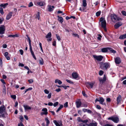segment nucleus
<instances>
[{"label":"nucleus","instance_id":"nucleus-1","mask_svg":"<svg viewBox=\"0 0 126 126\" xmlns=\"http://www.w3.org/2000/svg\"><path fill=\"white\" fill-rule=\"evenodd\" d=\"M99 64L100 68L102 69L106 70L110 67V63L107 62L103 63L101 62Z\"/></svg>","mask_w":126,"mask_h":126},{"label":"nucleus","instance_id":"nucleus-2","mask_svg":"<svg viewBox=\"0 0 126 126\" xmlns=\"http://www.w3.org/2000/svg\"><path fill=\"white\" fill-rule=\"evenodd\" d=\"M26 36H27L29 44L30 46V49L31 52V54L34 59L35 60H36V58L34 55L33 52L32 50V47L31 45V40L28 35H27Z\"/></svg>","mask_w":126,"mask_h":126},{"label":"nucleus","instance_id":"nucleus-3","mask_svg":"<svg viewBox=\"0 0 126 126\" xmlns=\"http://www.w3.org/2000/svg\"><path fill=\"white\" fill-rule=\"evenodd\" d=\"M26 36H27L29 44L30 46V49L31 52V54L34 59L35 60H36V58L34 55L33 52L32 50V47L31 45V40L28 35H27Z\"/></svg>","mask_w":126,"mask_h":126},{"label":"nucleus","instance_id":"nucleus-4","mask_svg":"<svg viewBox=\"0 0 126 126\" xmlns=\"http://www.w3.org/2000/svg\"><path fill=\"white\" fill-rule=\"evenodd\" d=\"M99 21L101 22V27L104 29L105 31H106V22L105 18L103 17H101L99 19Z\"/></svg>","mask_w":126,"mask_h":126},{"label":"nucleus","instance_id":"nucleus-5","mask_svg":"<svg viewBox=\"0 0 126 126\" xmlns=\"http://www.w3.org/2000/svg\"><path fill=\"white\" fill-rule=\"evenodd\" d=\"M111 17L112 21L113 22H117L120 20H121L122 19L118 17L115 14H112L111 15Z\"/></svg>","mask_w":126,"mask_h":126},{"label":"nucleus","instance_id":"nucleus-6","mask_svg":"<svg viewBox=\"0 0 126 126\" xmlns=\"http://www.w3.org/2000/svg\"><path fill=\"white\" fill-rule=\"evenodd\" d=\"M102 52H106L108 51H110L112 53H115L116 51L111 48L110 47H105L101 49Z\"/></svg>","mask_w":126,"mask_h":126},{"label":"nucleus","instance_id":"nucleus-7","mask_svg":"<svg viewBox=\"0 0 126 126\" xmlns=\"http://www.w3.org/2000/svg\"><path fill=\"white\" fill-rule=\"evenodd\" d=\"M108 119L110 120L115 123H118L119 121V117L117 116H113L108 118Z\"/></svg>","mask_w":126,"mask_h":126},{"label":"nucleus","instance_id":"nucleus-8","mask_svg":"<svg viewBox=\"0 0 126 126\" xmlns=\"http://www.w3.org/2000/svg\"><path fill=\"white\" fill-rule=\"evenodd\" d=\"M93 56L95 60L99 61H101L103 58V57L101 55L97 56L94 55Z\"/></svg>","mask_w":126,"mask_h":126},{"label":"nucleus","instance_id":"nucleus-9","mask_svg":"<svg viewBox=\"0 0 126 126\" xmlns=\"http://www.w3.org/2000/svg\"><path fill=\"white\" fill-rule=\"evenodd\" d=\"M94 82H87L85 83V84L86 87L88 88H92L93 87V85L94 84Z\"/></svg>","mask_w":126,"mask_h":126},{"label":"nucleus","instance_id":"nucleus-10","mask_svg":"<svg viewBox=\"0 0 126 126\" xmlns=\"http://www.w3.org/2000/svg\"><path fill=\"white\" fill-rule=\"evenodd\" d=\"M6 108L4 105L0 107V114H2L4 112L6 113Z\"/></svg>","mask_w":126,"mask_h":126},{"label":"nucleus","instance_id":"nucleus-11","mask_svg":"<svg viewBox=\"0 0 126 126\" xmlns=\"http://www.w3.org/2000/svg\"><path fill=\"white\" fill-rule=\"evenodd\" d=\"M106 76L105 75H104V77L102 79V78H99V80L100 83L102 84L106 80Z\"/></svg>","mask_w":126,"mask_h":126},{"label":"nucleus","instance_id":"nucleus-12","mask_svg":"<svg viewBox=\"0 0 126 126\" xmlns=\"http://www.w3.org/2000/svg\"><path fill=\"white\" fill-rule=\"evenodd\" d=\"M42 111L44 112H42L41 113V115H46L47 114V110L46 108L43 109L42 110Z\"/></svg>","mask_w":126,"mask_h":126},{"label":"nucleus","instance_id":"nucleus-13","mask_svg":"<svg viewBox=\"0 0 126 126\" xmlns=\"http://www.w3.org/2000/svg\"><path fill=\"white\" fill-rule=\"evenodd\" d=\"M123 23L121 22H118L114 26L115 28L116 29L122 26Z\"/></svg>","mask_w":126,"mask_h":126},{"label":"nucleus","instance_id":"nucleus-14","mask_svg":"<svg viewBox=\"0 0 126 126\" xmlns=\"http://www.w3.org/2000/svg\"><path fill=\"white\" fill-rule=\"evenodd\" d=\"M115 62L116 64H119L121 63V61L119 57H118L115 58Z\"/></svg>","mask_w":126,"mask_h":126},{"label":"nucleus","instance_id":"nucleus-15","mask_svg":"<svg viewBox=\"0 0 126 126\" xmlns=\"http://www.w3.org/2000/svg\"><path fill=\"white\" fill-rule=\"evenodd\" d=\"M104 99L102 97L100 98V99L99 100V102L100 103L105 106L106 105V103H105L104 102Z\"/></svg>","mask_w":126,"mask_h":126},{"label":"nucleus","instance_id":"nucleus-16","mask_svg":"<svg viewBox=\"0 0 126 126\" xmlns=\"http://www.w3.org/2000/svg\"><path fill=\"white\" fill-rule=\"evenodd\" d=\"M12 12H9L7 15L6 19L7 20L9 19L12 17Z\"/></svg>","mask_w":126,"mask_h":126},{"label":"nucleus","instance_id":"nucleus-17","mask_svg":"<svg viewBox=\"0 0 126 126\" xmlns=\"http://www.w3.org/2000/svg\"><path fill=\"white\" fill-rule=\"evenodd\" d=\"M76 107L77 108H79L81 106V103L80 100H79L76 102Z\"/></svg>","mask_w":126,"mask_h":126},{"label":"nucleus","instance_id":"nucleus-18","mask_svg":"<svg viewBox=\"0 0 126 126\" xmlns=\"http://www.w3.org/2000/svg\"><path fill=\"white\" fill-rule=\"evenodd\" d=\"M9 53L7 52H5L4 54V55L7 60H9L10 58L8 56Z\"/></svg>","mask_w":126,"mask_h":126},{"label":"nucleus","instance_id":"nucleus-19","mask_svg":"<svg viewBox=\"0 0 126 126\" xmlns=\"http://www.w3.org/2000/svg\"><path fill=\"white\" fill-rule=\"evenodd\" d=\"M48 11L51 12L53 10V9L54 8V7L53 6H52L50 5H48Z\"/></svg>","mask_w":126,"mask_h":126},{"label":"nucleus","instance_id":"nucleus-20","mask_svg":"<svg viewBox=\"0 0 126 126\" xmlns=\"http://www.w3.org/2000/svg\"><path fill=\"white\" fill-rule=\"evenodd\" d=\"M72 76L73 78L74 79H76L78 77V75L77 73L75 72L73 73L72 74Z\"/></svg>","mask_w":126,"mask_h":126},{"label":"nucleus","instance_id":"nucleus-21","mask_svg":"<svg viewBox=\"0 0 126 126\" xmlns=\"http://www.w3.org/2000/svg\"><path fill=\"white\" fill-rule=\"evenodd\" d=\"M5 29L3 27H0V34H3L4 33Z\"/></svg>","mask_w":126,"mask_h":126},{"label":"nucleus","instance_id":"nucleus-22","mask_svg":"<svg viewBox=\"0 0 126 126\" xmlns=\"http://www.w3.org/2000/svg\"><path fill=\"white\" fill-rule=\"evenodd\" d=\"M23 106L24 107L25 110H31V107L27 105H24Z\"/></svg>","mask_w":126,"mask_h":126},{"label":"nucleus","instance_id":"nucleus-23","mask_svg":"<svg viewBox=\"0 0 126 126\" xmlns=\"http://www.w3.org/2000/svg\"><path fill=\"white\" fill-rule=\"evenodd\" d=\"M78 121L79 122H82V123H87L88 122V120H82L80 118V117H79L78 118Z\"/></svg>","mask_w":126,"mask_h":126},{"label":"nucleus","instance_id":"nucleus-24","mask_svg":"<svg viewBox=\"0 0 126 126\" xmlns=\"http://www.w3.org/2000/svg\"><path fill=\"white\" fill-rule=\"evenodd\" d=\"M97 123L95 122L94 123H91L89 124V126H97Z\"/></svg>","mask_w":126,"mask_h":126},{"label":"nucleus","instance_id":"nucleus-25","mask_svg":"<svg viewBox=\"0 0 126 126\" xmlns=\"http://www.w3.org/2000/svg\"><path fill=\"white\" fill-rule=\"evenodd\" d=\"M55 83H58L59 85L61 84L62 83V82L60 80L58 79H55Z\"/></svg>","mask_w":126,"mask_h":126},{"label":"nucleus","instance_id":"nucleus-26","mask_svg":"<svg viewBox=\"0 0 126 126\" xmlns=\"http://www.w3.org/2000/svg\"><path fill=\"white\" fill-rule=\"evenodd\" d=\"M121 96L120 95L117 98V104H118L121 101Z\"/></svg>","mask_w":126,"mask_h":126},{"label":"nucleus","instance_id":"nucleus-27","mask_svg":"<svg viewBox=\"0 0 126 126\" xmlns=\"http://www.w3.org/2000/svg\"><path fill=\"white\" fill-rule=\"evenodd\" d=\"M3 113H2V114L0 115V117H2L4 118H6V116H5L6 115H7V111H6V113L5 112H4Z\"/></svg>","mask_w":126,"mask_h":126},{"label":"nucleus","instance_id":"nucleus-28","mask_svg":"<svg viewBox=\"0 0 126 126\" xmlns=\"http://www.w3.org/2000/svg\"><path fill=\"white\" fill-rule=\"evenodd\" d=\"M87 123H82L79 124V126H89V124H87Z\"/></svg>","mask_w":126,"mask_h":126},{"label":"nucleus","instance_id":"nucleus-29","mask_svg":"<svg viewBox=\"0 0 126 126\" xmlns=\"http://www.w3.org/2000/svg\"><path fill=\"white\" fill-rule=\"evenodd\" d=\"M126 38V33L120 36L119 38L120 39H123Z\"/></svg>","mask_w":126,"mask_h":126},{"label":"nucleus","instance_id":"nucleus-30","mask_svg":"<svg viewBox=\"0 0 126 126\" xmlns=\"http://www.w3.org/2000/svg\"><path fill=\"white\" fill-rule=\"evenodd\" d=\"M45 120L46 122V126H48L50 123V121L48 119L47 117L45 118Z\"/></svg>","mask_w":126,"mask_h":126},{"label":"nucleus","instance_id":"nucleus-31","mask_svg":"<svg viewBox=\"0 0 126 126\" xmlns=\"http://www.w3.org/2000/svg\"><path fill=\"white\" fill-rule=\"evenodd\" d=\"M53 122L56 125V126H62V124H61L60 125L56 120H54Z\"/></svg>","mask_w":126,"mask_h":126},{"label":"nucleus","instance_id":"nucleus-32","mask_svg":"<svg viewBox=\"0 0 126 126\" xmlns=\"http://www.w3.org/2000/svg\"><path fill=\"white\" fill-rule=\"evenodd\" d=\"M51 36V32H49L46 36V38H50Z\"/></svg>","mask_w":126,"mask_h":126},{"label":"nucleus","instance_id":"nucleus-33","mask_svg":"<svg viewBox=\"0 0 126 126\" xmlns=\"http://www.w3.org/2000/svg\"><path fill=\"white\" fill-rule=\"evenodd\" d=\"M58 21L61 23H62L63 21V18L62 17H60L59 16H58Z\"/></svg>","mask_w":126,"mask_h":126},{"label":"nucleus","instance_id":"nucleus-34","mask_svg":"<svg viewBox=\"0 0 126 126\" xmlns=\"http://www.w3.org/2000/svg\"><path fill=\"white\" fill-rule=\"evenodd\" d=\"M8 4L6 3L4 4H1L0 5V6L3 7V8H5L8 5Z\"/></svg>","mask_w":126,"mask_h":126},{"label":"nucleus","instance_id":"nucleus-35","mask_svg":"<svg viewBox=\"0 0 126 126\" xmlns=\"http://www.w3.org/2000/svg\"><path fill=\"white\" fill-rule=\"evenodd\" d=\"M87 4L86 3V0H83L82 5L83 6L85 7L87 6Z\"/></svg>","mask_w":126,"mask_h":126},{"label":"nucleus","instance_id":"nucleus-36","mask_svg":"<svg viewBox=\"0 0 126 126\" xmlns=\"http://www.w3.org/2000/svg\"><path fill=\"white\" fill-rule=\"evenodd\" d=\"M40 18V13L38 12L37 14L36 15L35 18L37 19L38 20H39Z\"/></svg>","mask_w":126,"mask_h":126},{"label":"nucleus","instance_id":"nucleus-37","mask_svg":"<svg viewBox=\"0 0 126 126\" xmlns=\"http://www.w3.org/2000/svg\"><path fill=\"white\" fill-rule=\"evenodd\" d=\"M18 36L17 34H16L15 35H9L8 36V37H18Z\"/></svg>","mask_w":126,"mask_h":126},{"label":"nucleus","instance_id":"nucleus-38","mask_svg":"<svg viewBox=\"0 0 126 126\" xmlns=\"http://www.w3.org/2000/svg\"><path fill=\"white\" fill-rule=\"evenodd\" d=\"M63 105H61L58 109L56 110V112H57L59 111L61 109L63 108Z\"/></svg>","mask_w":126,"mask_h":126},{"label":"nucleus","instance_id":"nucleus-39","mask_svg":"<svg viewBox=\"0 0 126 126\" xmlns=\"http://www.w3.org/2000/svg\"><path fill=\"white\" fill-rule=\"evenodd\" d=\"M38 5L41 6H43L45 4V3L41 1L38 3Z\"/></svg>","mask_w":126,"mask_h":126},{"label":"nucleus","instance_id":"nucleus-40","mask_svg":"<svg viewBox=\"0 0 126 126\" xmlns=\"http://www.w3.org/2000/svg\"><path fill=\"white\" fill-rule=\"evenodd\" d=\"M39 63L40 64L43 65L44 64V61L43 59L41 58L39 60Z\"/></svg>","mask_w":126,"mask_h":126},{"label":"nucleus","instance_id":"nucleus-41","mask_svg":"<svg viewBox=\"0 0 126 126\" xmlns=\"http://www.w3.org/2000/svg\"><path fill=\"white\" fill-rule=\"evenodd\" d=\"M72 35L74 37H77L78 38H79V35L77 34L73 33H72Z\"/></svg>","mask_w":126,"mask_h":126},{"label":"nucleus","instance_id":"nucleus-42","mask_svg":"<svg viewBox=\"0 0 126 126\" xmlns=\"http://www.w3.org/2000/svg\"><path fill=\"white\" fill-rule=\"evenodd\" d=\"M101 14V11H99L97 12L96 13V16H99Z\"/></svg>","mask_w":126,"mask_h":126},{"label":"nucleus","instance_id":"nucleus-43","mask_svg":"<svg viewBox=\"0 0 126 126\" xmlns=\"http://www.w3.org/2000/svg\"><path fill=\"white\" fill-rule=\"evenodd\" d=\"M0 13L2 15H3L4 14L3 9L0 8Z\"/></svg>","mask_w":126,"mask_h":126},{"label":"nucleus","instance_id":"nucleus-44","mask_svg":"<svg viewBox=\"0 0 126 126\" xmlns=\"http://www.w3.org/2000/svg\"><path fill=\"white\" fill-rule=\"evenodd\" d=\"M33 5V3L32 2H30L28 4V7H30L32 6Z\"/></svg>","mask_w":126,"mask_h":126},{"label":"nucleus","instance_id":"nucleus-45","mask_svg":"<svg viewBox=\"0 0 126 126\" xmlns=\"http://www.w3.org/2000/svg\"><path fill=\"white\" fill-rule=\"evenodd\" d=\"M58 104L59 103L58 102H56L55 103H54L53 105L54 107H56L58 105Z\"/></svg>","mask_w":126,"mask_h":126},{"label":"nucleus","instance_id":"nucleus-46","mask_svg":"<svg viewBox=\"0 0 126 126\" xmlns=\"http://www.w3.org/2000/svg\"><path fill=\"white\" fill-rule=\"evenodd\" d=\"M103 73V71L102 70H100V71L99 74L101 76L102 75Z\"/></svg>","mask_w":126,"mask_h":126},{"label":"nucleus","instance_id":"nucleus-47","mask_svg":"<svg viewBox=\"0 0 126 126\" xmlns=\"http://www.w3.org/2000/svg\"><path fill=\"white\" fill-rule=\"evenodd\" d=\"M56 37H57V39H58V40L59 41L60 40H61V38H60V36H59V35H58L57 34H56Z\"/></svg>","mask_w":126,"mask_h":126},{"label":"nucleus","instance_id":"nucleus-48","mask_svg":"<svg viewBox=\"0 0 126 126\" xmlns=\"http://www.w3.org/2000/svg\"><path fill=\"white\" fill-rule=\"evenodd\" d=\"M66 81L67 82H68V83H70V84H73V83L72 81H71L67 79L66 80Z\"/></svg>","mask_w":126,"mask_h":126},{"label":"nucleus","instance_id":"nucleus-49","mask_svg":"<svg viewBox=\"0 0 126 126\" xmlns=\"http://www.w3.org/2000/svg\"><path fill=\"white\" fill-rule=\"evenodd\" d=\"M11 97L14 99H15L16 97L15 95H11Z\"/></svg>","mask_w":126,"mask_h":126},{"label":"nucleus","instance_id":"nucleus-50","mask_svg":"<svg viewBox=\"0 0 126 126\" xmlns=\"http://www.w3.org/2000/svg\"><path fill=\"white\" fill-rule=\"evenodd\" d=\"M122 13L123 15L126 16V12L124 11H122Z\"/></svg>","mask_w":126,"mask_h":126},{"label":"nucleus","instance_id":"nucleus-51","mask_svg":"<svg viewBox=\"0 0 126 126\" xmlns=\"http://www.w3.org/2000/svg\"><path fill=\"white\" fill-rule=\"evenodd\" d=\"M51 93H50L48 94V95L47 97V98L48 99H50L51 97Z\"/></svg>","mask_w":126,"mask_h":126},{"label":"nucleus","instance_id":"nucleus-52","mask_svg":"<svg viewBox=\"0 0 126 126\" xmlns=\"http://www.w3.org/2000/svg\"><path fill=\"white\" fill-rule=\"evenodd\" d=\"M19 51L20 52V54L21 55H22L23 53V52L22 50V49H20L19 50Z\"/></svg>","mask_w":126,"mask_h":126},{"label":"nucleus","instance_id":"nucleus-53","mask_svg":"<svg viewBox=\"0 0 126 126\" xmlns=\"http://www.w3.org/2000/svg\"><path fill=\"white\" fill-rule=\"evenodd\" d=\"M44 91L45 93L47 94H48L49 93V91L47 89L45 90Z\"/></svg>","mask_w":126,"mask_h":126},{"label":"nucleus","instance_id":"nucleus-54","mask_svg":"<svg viewBox=\"0 0 126 126\" xmlns=\"http://www.w3.org/2000/svg\"><path fill=\"white\" fill-rule=\"evenodd\" d=\"M28 81L30 83H31L33 82V80L32 79L29 80Z\"/></svg>","mask_w":126,"mask_h":126},{"label":"nucleus","instance_id":"nucleus-55","mask_svg":"<svg viewBox=\"0 0 126 126\" xmlns=\"http://www.w3.org/2000/svg\"><path fill=\"white\" fill-rule=\"evenodd\" d=\"M68 103L66 102L64 104V106L65 107H68Z\"/></svg>","mask_w":126,"mask_h":126},{"label":"nucleus","instance_id":"nucleus-56","mask_svg":"<svg viewBox=\"0 0 126 126\" xmlns=\"http://www.w3.org/2000/svg\"><path fill=\"white\" fill-rule=\"evenodd\" d=\"M96 108L99 110H100L101 109V107L99 106L98 105H97L96 106Z\"/></svg>","mask_w":126,"mask_h":126},{"label":"nucleus","instance_id":"nucleus-57","mask_svg":"<svg viewBox=\"0 0 126 126\" xmlns=\"http://www.w3.org/2000/svg\"><path fill=\"white\" fill-rule=\"evenodd\" d=\"M19 66H21V67H23L24 66V65L22 63H20L19 64Z\"/></svg>","mask_w":126,"mask_h":126},{"label":"nucleus","instance_id":"nucleus-58","mask_svg":"<svg viewBox=\"0 0 126 126\" xmlns=\"http://www.w3.org/2000/svg\"><path fill=\"white\" fill-rule=\"evenodd\" d=\"M18 126H24L22 122H20V124H19L18 125Z\"/></svg>","mask_w":126,"mask_h":126},{"label":"nucleus","instance_id":"nucleus-59","mask_svg":"<svg viewBox=\"0 0 126 126\" xmlns=\"http://www.w3.org/2000/svg\"><path fill=\"white\" fill-rule=\"evenodd\" d=\"M4 48H6L7 47V45L6 44H3L2 46Z\"/></svg>","mask_w":126,"mask_h":126},{"label":"nucleus","instance_id":"nucleus-60","mask_svg":"<svg viewBox=\"0 0 126 126\" xmlns=\"http://www.w3.org/2000/svg\"><path fill=\"white\" fill-rule=\"evenodd\" d=\"M48 105L49 106H52L53 105V103L52 102H49L48 103Z\"/></svg>","mask_w":126,"mask_h":126},{"label":"nucleus","instance_id":"nucleus-61","mask_svg":"<svg viewBox=\"0 0 126 126\" xmlns=\"http://www.w3.org/2000/svg\"><path fill=\"white\" fill-rule=\"evenodd\" d=\"M99 36L97 37V39L98 40H100L101 39V37L102 36L100 34L98 35Z\"/></svg>","mask_w":126,"mask_h":126},{"label":"nucleus","instance_id":"nucleus-62","mask_svg":"<svg viewBox=\"0 0 126 126\" xmlns=\"http://www.w3.org/2000/svg\"><path fill=\"white\" fill-rule=\"evenodd\" d=\"M61 90V89L60 88H58L57 89H56L55 91H56L57 92H59Z\"/></svg>","mask_w":126,"mask_h":126},{"label":"nucleus","instance_id":"nucleus-63","mask_svg":"<svg viewBox=\"0 0 126 126\" xmlns=\"http://www.w3.org/2000/svg\"><path fill=\"white\" fill-rule=\"evenodd\" d=\"M20 120L22 121L23 120V117L22 116H20Z\"/></svg>","mask_w":126,"mask_h":126},{"label":"nucleus","instance_id":"nucleus-64","mask_svg":"<svg viewBox=\"0 0 126 126\" xmlns=\"http://www.w3.org/2000/svg\"><path fill=\"white\" fill-rule=\"evenodd\" d=\"M103 126H113V125L109 124H106L104 125Z\"/></svg>","mask_w":126,"mask_h":126}]
</instances>
